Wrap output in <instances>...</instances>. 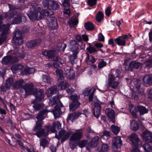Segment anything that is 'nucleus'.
<instances>
[{"instance_id":"nucleus-1","label":"nucleus","mask_w":152,"mask_h":152,"mask_svg":"<svg viewBox=\"0 0 152 152\" xmlns=\"http://www.w3.org/2000/svg\"><path fill=\"white\" fill-rule=\"evenodd\" d=\"M48 112L47 110H43L36 116V118L38 121L36 122V124L33 128V134L39 138L47 136L51 129L50 126H46L45 128H42L43 123L42 120L46 116Z\"/></svg>"},{"instance_id":"nucleus-2","label":"nucleus","mask_w":152,"mask_h":152,"mask_svg":"<svg viewBox=\"0 0 152 152\" xmlns=\"http://www.w3.org/2000/svg\"><path fill=\"white\" fill-rule=\"evenodd\" d=\"M54 12L49 9H45L40 11L38 10H31L27 13L29 19L32 21L39 20L44 18L45 16L53 15Z\"/></svg>"},{"instance_id":"nucleus-3","label":"nucleus","mask_w":152,"mask_h":152,"mask_svg":"<svg viewBox=\"0 0 152 152\" xmlns=\"http://www.w3.org/2000/svg\"><path fill=\"white\" fill-rule=\"evenodd\" d=\"M128 139L131 142L132 146L133 149L131 150L132 152H141L137 148L141 146L142 143L137 134H132L128 137Z\"/></svg>"},{"instance_id":"nucleus-4","label":"nucleus","mask_w":152,"mask_h":152,"mask_svg":"<svg viewBox=\"0 0 152 152\" xmlns=\"http://www.w3.org/2000/svg\"><path fill=\"white\" fill-rule=\"evenodd\" d=\"M31 84L24 85V82L23 80H20L15 82L13 84V87L15 88H19L20 90L22 89L24 90L26 94H28L30 93V91L29 90L30 88H31Z\"/></svg>"},{"instance_id":"nucleus-5","label":"nucleus","mask_w":152,"mask_h":152,"mask_svg":"<svg viewBox=\"0 0 152 152\" xmlns=\"http://www.w3.org/2000/svg\"><path fill=\"white\" fill-rule=\"evenodd\" d=\"M31 86L29 89L31 90L30 93L27 95L33 94L35 97L36 100L37 102H39L44 99V91L42 89L38 90L36 88H33V85L31 84Z\"/></svg>"},{"instance_id":"nucleus-6","label":"nucleus","mask_w":152,"mask_h":152,"mask_svg":"<svg viewBox=\"0 0 152 152\" xmlns=\"http://www.w3.org/2000/svg\"><path fill=\"white\" fill-rule=\"evenodd\" d=\"M13 46L14 48L16 47V45L21 44L23 42L22 37V33L20 29H16L14 33L13 37Z\"/></svg>"},{"instance_id":"nucleus-7","label":"nucleus","mask_w":152,"mask_h":152,"mask_svg":"<svg viewBox=\"0 0 152 152\" xmlns=\"http://www.w3.org/2000/svg\"><path fill=\"white\" fill-rule=\"evenodd\" d=\"M17 13L15 11H14L11 13L5 14H1L0 15V28H10L9 25H6L3 24V20L4 18L7 17L9 18H12L14 15Z\"/></svg>"},{"instance_id":"nucleus-8","label":"nucleus","mask_w":152,"mask_h":152,"mask_svg":"<svg viewBox=\"0 0 152 152\" xmlns=\"http://www.w3.org/2000/svg\"><path fill=\"white\" fill-rule=\"evenodd\" d=\"M72 133V132L71 130H69L66 132L64 130H61L59 132L58 136H57L56 134V137L58 140L61 138V142H63L69 138Z\"/></svg>"},{"instance_id":"nucleus-9","label":"nucleus","mask_w":152,"mask_h":152,"mask_svg":"<svg viewBox=\"0 0 152 152\" xmlns=\"http://www.w3.org/2000/svg\"><path fill=\"white\" fill-rule=\"evenodd\" d=\"M18 58L16 57H12L11 56H8L4 57L1 60V63L3 64H12L14 62L18 61Z\"/></svg>"},{"instance_id":"nucleus-10","label":"nucleus","mask_w":152,"mask_h":152,"mask_svg":"<svg viewBox=\"0 0 152 152\" xmlns=\"http://www.w3.org/2000/svg\"><path fill=\"white\" fill-rule=\"evenodd\" d=\"M83 136V133L82 130H76L70 138V141H77L81 139Z\"/></svg>"},{"instance_id":"nucleus-11","label":"nucleus","mask_w":152,"mask_h":152,"mask_svg":"<svg viewBox=\"0 0 152 152\" xmlns=\"http://www.w3.org/2000/svg\"><path fill=\"white\" fill-rule=\"evenodd\" d=\"M26 20V17L22 13H18L16 17H15L12 20L13 24H19L23 22L25 23Z\"/></svg>"},{"instance_id":"nucleus-12","label":"nucleus","mask_w":152,"mask_h":152,"mask_svg":"<svg viewBox=\"0 0 152 152\" xmlns=\"http://www.w3.org/2000/svg\"><path fill=\"white\" fill-rule=\"evenodd\" d=\"M122 141L121 137L119 136L113 137L112 145L113 148L117 149L119 148L122 145Z\"/></svg>"},{"instance_id":"nucleus-13","label":"nucleus","mask_w":152,"mask_h":152,"mask_svg":"<svg viewBox=\"0 0 152 152\" xmlns=\"http://www.w3.org/2000/svg\"><path fill=\"white\" fill-rule=\"evenodd\" d=\"M99 139V137L98 136L95 137L86 146L87 151L86 152H90V150L92 148L96 146L98 144Z\"/></svg>"},{"instance_id":"nucleus-14","label":"nucleus","mask_w":152,"mask_h":152,"mask_svg":"<svg viewBox=\"0 0 152 152\" xmlns=\"http://www.w3.org/2000/svg\"><path fill=\"white\" fill-rule=\"evenodd\" d=\"M128 38L127 35L124 34L116 38L115 40L118 45L125 46L126 44L125 40Z\"/></svg>"},{"instance_id":"nucleus-15","label":"nucleus","mask_w":152,"mask_h":152,"mask_svg":"<svg viewBox=\"0 0 152 152\" xmlns=\"http://www.w3.org/2000/svg\"><path fill=\"white\" fill-rule=\"evenodd\" d=\"M69 47L73 53L77 54L78 53V46L77 42L75 40H71L70 41Z\"/></svg>"},{"instance_id":"nucleus-16","label":"nucleus","mask_w":152,"mask_h":152,"mask_svg":"<svg viewBox=\"0 0 152 152\" xmlns=\"http://www.w3.org/2000/svg\"><path fill=\"white\" fill-rule=\"evenodd\" d=\"M8 5L10 9V10L12 11L10 12H9L8 13H7L6 14L11 13L12 12L14 11L17 12V13L15 15H17L18 13V12L16 11H15L14 10L18 9L20 11H22L25 9V7L24 6H21V5H12L10 4H8Z\"/></svg>"},{"instance_id":"nucleus-17","label":"nucleus","mask_w":152,"mask_h":152,"mask_svg":"<svg viewBox=\"0 0 152 152\" xmlns=\"http://www.w3.org/2000/svg\"><path fill=\"white\" fill-rule=\"evenodd\" d=\"M106 113L110 121L113 123L115 122V116L114 110L111 109H107L106 110Z\"/></svg>"},{"instance_id":"nucleus-18","label":"nucleus","mask_w":152,"mask_h":152,"mask_svg":"<svg viewBox=\"0 0 152 152\" xmlns=\"http://www.w3.org/2000/svg\"><path fill=\"white\" fill-rule=\"evenodd\" d=\"M65 74L66 77L70 80L73 79L75 77V73L74 72L70 70L69 67H67L65 69Z\"/></svg>"},{"instance_id":"nucleus-19","label":"nucleus","mask_w":152,"mask_h":152,"mask_svg":"<svg viewBox=\"0 0 152 152\" xmlns=\"http://www.w3.org/2000/svg\"><path fill=\"white\" fill-rule=\"evenodd\" d=\"M41 42L42 40L40 39H37L28 42L26 45L28 48H31L36 46Z\"/></svg>"},{"instance_id":"nucleus-20","label":"nucleus","mask_w":152,"mask_h":152,"mask_svg":"<svg viewBox=\"0 0 152 152\" xmlns=\"http://www.w3.org/2000/svg\"><path fill=\"white\" fill-rule=\"evenodd\" d=\"M142 137L146 142H152V134L150 132L146 131L144 132L142 134Z\"/></svg>"},{"instance_id":"nucleus-21","label":"nucleus","mask_w":152,"mask_h":152,"mask_svg":"<svg viewBox=\"0 0 152 152\" xmlns=\"http://www.w3.org/2000/svg\"><path fill=\"white\" fill-rule=\"evenodd\" d=\"M48 20L50 21L51 24V28H58V25L57 22L56 18L55 17L50 16L48 17Z\"/></svg>"},{"instance_id":"nucleus-22","label":"nucleus","mask_w":152,"mask_h":152,"mask_svg":"<svg viewBox=\"0 0 152 152\" xmlns=\"http://www.w3.org/2000/svg\"><path fill=\"white\" fill-rule=\"evenodd\" d=\"M61 124L58 121H55L53 123L52 127H51V129L50 131L52 132L55 133L56 132V128L58 129H59L61 128Z\"/></svg>"},{"instance_id":"nucleus-23","label":"nucleus","mask_w":152,"mask_h":152,"mask_svg":"<svg viewBox=\"0 0 152 152\" xmlns=\"http://www.w3.org/2000/svg\"><path fill=\"white\" fill-rule=\"evenodd\" d=\"M82 113L80 112H75L72 114H70L68 115L67 117V120L68 121L70 120L72 122H73L76 119H77Z\"/></svg>"},{"instance_id":"nucleus-24","label":"nucleus","mask_w":152,"mask_h":152,"mask_svg":"<svg viewBox=\"0 0 152 152\" xmlns=\"http://www.w3.org/2000/svg\"><path fill=\"white\" fill-rule=\"evenodd\" d=\"M56 53V50H52L49 51H44L42 53V54L48 57L49 58H51L55 56Z\"/></svg>"},{"instance_id":"nucleus-25","label":"nucleus","mask_w":152,"mask_h":152,"mask_svg":"<svg viewBox=\"0 0 152 152\" xmlns=\"http://www.w3.org/2000/svg\"><path fill=\"white\" fill-rule=\"evenodd\" d=\"M57 86H54L49 88L46 92V94L48 97L51 96L55 94L57 91Z\"/></svg>"},{"instance_id":"nucleus-26","label":"nucleus","mask_w":152,"mask_h":152,"mask_svg":"<svg viewBox=\"0 0 152 152\" xmlns=\"http://www.w3.org/2000/svg\"><path fill=\"white\" fill-rule=\"evenodd\" d=\"M80 104V103L78 101H75L70 103L69 105L70 110L72 111L75 110Z\"/></svg>"},{"instance_id":"nucleus-27","label":"nucleus","mask_w":152,"mask_h":152,"mask_svg":"<svg viewBox=\"0 0 152 152\" xmlns=\"http://www.w3.org/2000/svg\"><path fill=\"white\" fill-rule=\"evenodd\" d=\"M23 68V65L18 64L14 65L11 67V69L13 73H16L21 70Z\"/></svg>"},{"instance_id":"nucleus-28","label":"nucleus","mask_w":152,"mask_h":152,"mask_svg":"<svg viewBox=\"0 0 152 152\" xmlns=\"http://www.w3.org/2000/svg\"><path fill=\"white\" fill-rule=\"evenodd\" d=\"M130 129L134 131L137 130L139 126L137 122L135 120H131L130 121Z\"/></svg>"},{"instance_id":"nucleus-29","label":"nucleus","mask_w":152,"mask_h":152,"mask_svg":"<svg viewBox=\"0 0 152 152\" xmlns=\"http://www.w3.org/2000/svg\"><path fill=\"white\" fill-rule=\"evenodd\" d=\"M108 149V145L104 144L98 146L97 152H107Z\"/></svg>"},{"instance_id":"nucleus-30","label":"nucleus","mask_w":152,"mask_h":152,"mask_svg":"<svg viewBox=\"0 0 152 152\" xmlns=\"http://www.w3.org/2000/svg\"><path fill=\"white\" fill-rule=\"evenodd\" d=\"M34 69L33 68H29L28 67L25 68L23 71L21 72V74L23 75H29L34 72Z\"/></svg>"},{"instance_id":"nucleus-31","label":"nucleus","mask_w":152,"mask_h":152,"mask_svg":"<svg viewBox=\"0 0 152 152\" xmlns=\"http://www.w3.org/2000/svg\"><path fill=\"white\" fill-rule=\"evenodd\" d=\"M87 56L86 58L85 62L88 64L91 65L93 64L96 61L95 58L92 56L90 57L89 54L87 53Z\"/></svg>"},{"instance_id":"nucleus-32","label":"nucleus","mask_w":152,"mask_h":152,"mask_svg":"<svg viewBox=\"0 0 152 152\" xmlns=\"http://www.w3.org/2000/svg\"><path fill=\"white\" fill-rule=\"evenodd\" d=\"M50 8L54 10H57L60 8V6L57 2L53 0H51L50 3Z\"/></svg>"},{"instance_id":"nucleus-33","label":"nucleus","mask_w":152,"mask_h":152,"mask_svg":"<svg viewBox=\"0 0 152 152\" xmlns=\"http://www.w3.org/2000/svg\"><path fill=\"white\" fill-rule=\"evenodd\" d=\"M137 108L141 115H144L148 112V109L146 108L145 107L139 105L137 106Z\"/></svg>"},{"instance_id":"nucleus-34","label":"nucleus","mask_w":152,"mask_h":152,"mask_svg":"<svg viewBox=\"0 0 152 152\" xmlns=\"http://www.w3.org/2000/svg\"><path fill=\"white\" fill-rule=\"evenodd\" d=\"M78 23V19L75 16H73L71 20L69 22V23L71 26L77 25Z\"/></svg>"},{"instance_id":"nucleus-35","label":"nucleus","mask_w":152,"mask_h":152,"mask_svg":"<svg viewBox=\"0 0 152 152\" xmlns=\"http://www.w3.org/2000/svg\"><path fill=\"white\" fill-rule=\"evenodd\" d=\"M56 72L59 82L60 80L62 81L64 79V77L63 76V72L61 70L57 69L56 71Z\"/></svg>"},{"instance_id":"nucleus-36","label":"nucleus","mask_w":152,"mask_h":152,"mask_svg":"<svg viewBox=\"0 0 152 152\" xmlns=\"http://www.w3.org/2000/svg\"><path fill=\"white\" fill-rule=\"evenodd\" d=\"M104 17V15L103 13L101 11H99L96 15V19L98 22H101L103 19Z\"/></svg>"},{"instance_id":"nucleus-37","label":"nucleus","mask_w":152,"mask_h":152,"mask_svg":"<svg viewBox=\"0 0 152 152\" xmlns=\"http://www.w3.org/2000/svg\"><path fill=\"white\" fill-rule=\"evenodd\" d=\"M14 80L12 77H9L7 79L5 85V87L7 89L10 88L11 86H13Z\"/></svg>"},{"instance_id":"nucleus-38","label":"nucleus","mask_w":152,"mask_h":152,"mask_svg":"<svg viewBox=\"0 0 152 152\" xmlns=\"http://www.w3.org/2000/svg\"><path fill=\"white\" fill-rule=\"evenodd\" d=\"M143 81L146 84H150L152 83V75H146L143 78Z\"/></svg>"},{"instance_id":"nucleus-39","label":"nucleus","mask_w":152,"mask_h":152,"mask_svg":"<svg viewBox=\"0 0 152 152\" xmlns=\"http://www.w3.org/2000/svg\"><path fill=\"white\" fill-rule=\"evenodd\" d=\"M68 86V84L66 82L61 81L57 88L58 91L61 90L65 89Z\"/></svg>"},{"instance_id":"nucleus-40","label":"nucleus","mask_w":152,"mask_h":152,"mask_svg":"<svg viewBox=\"0 0 152 152\" xmlns=\"http://www.w3.org/2000/svg\"><path fill=\"white\" fill-rule=\"evenodd\" d=\"M101 109V107L100 105L96 107L95 108L93 114L94 116L97 118L99 117Z\"/></svg>"},{"instance_id":"nucleus-41","label":"nucleus","mask_w":152,"mask_h":152,"mask_svg":"<svg viewBox=\"0 0 152 152\" xmlns=\"http://www.w3.org/2000/svg\"><path fill=\"white\" fill-rule=\"evenodd\" d=\"M53 113L55 118L59 117L61 113V109L60 107L57 106H56Z\"/></svg>"},{"instance_id":"nucleus-42","label":"nucleus","mask_w":152,"mask_h":152,"mask_svg":"<svg viewBox=\"0 0 152 152\" xmlns=\"http://www.w3.org/2000/svg\"><path fill=\"white\" fill-rule=\"evenodd\" d=\"M50 104H56L57 102H59L60 104V106L61 107L63 106V105L61 102L60 101H59V98L58 96H54L53 98L52 99H50Z\"/></svg>"},{"instance_id":"nucleus-43","label":"nucleus","mask_w":152,"mask_h":152,"mask_svg":"<svg viewBox=\"0 0 152 152\" xmlns=\"http://www.w3.org/2000/svg\"><path fill=\"white\" fill-rule=\"evenodd\" d=\"M48 141L45 138L41 139L39 140L40 146L44 148L48 146Z\"/></svg>"},{"instance_id":"nucleus-44","label":"nucleus","mask_w":152,"mask_h":152,"mask_svg":"<svg viewBox=\"0 0 152 152\" xmlns=\"http://www.w3.org/2000/svg\"><path fill=\"white\" fill-rule=\"evenodd\" d=\"M110 129L115 134H117L120 131V128L115 125H111Z\"/></svg>"},{"instance_id":"nucleus-45","label":"nucleus","mask_w":152,"mask_h":152,"mask_svg":"<svg viewBox=\"0 0 152 152\" xmlns=\"http://www.w3.org/2000/svg\"><path fill=\"white\" fill-rule=\"evenodd\" d=\"M110 137V135L109 132L108 131H105L103 132V134L101 137V139L105 140H107Z\"/></svg>"},{"instance_id":"nucleus-46","label":"nucleus","mask_w":152,"mask_h":152,"mask_svg":"<svg viewBox=\"0 0 152 152\" xmlns=\"http://www.w3.org/2000/svg\"><path fill=\"white\" fill-rule=\"evenodd\" d=\"M42 80L45 83H49L52 81V79L49 75H43L42 76Z\"/></svg>"},{"instance_id":"nucleus-47","label":"nucleus","mask_w":152,"mask_h":152,"mask_svg":"<svg viewBox=\"0 0 152 152\" xmlns=\"http://www.w3.org/2000/svg\"><path fill=\"white\" fill-rule=\"evenodd\" d=\"M84 27L85 28H95L93 23L90 21L85 23Z\"/></svg>"},{"instance_id":"nucleus-48","label":"nucleus","mask_w":152,"mask_h":152,"mask_svg":"<svg viewBox=\"0 0 152 152\" xmlns=\"http://www.w3.org/2000/svg\"><path fill=\"white\" fill-rule=\"evenodd\" d=\"M108 84H110V86H111V84L113 83L115 79V76L113 74H110L108 76Z\"/></svg>"},{"instance_id":"nucleus-49","label":"nucleus","mask_w":152,"mask_h":152,"mask_svg":"<svg viewBox=\"0 0 152 152\" xmlns=\"http://www.w3.org/2000/svg\"><path fill=\"white\" fill-rule=\"evenodd\" d=\"M44 104H42L37 103L34 104L33 107L34 109L37 110H39L43 108Z\"/></svg>"},{"instance_id":"nucleus-50","label":"nucleus","mask_w":152,"mask_h":152,"mask_svg":"<svg viewBox=\"0 0 152 152\" xmlns=\"http://www.w3.org/2000/svg\"><path fill=\"white\" fill-rule=\"evenodd\" d=\"M144 149L146 152H152V147L148 143H145L143 146Z\"/></svg>"},{"instance_id":"nucleus-51","label":"nucleus","mask_w":152,"mask_h":152,"mask_svg":"<svg viewBox=\"0 0 152 152\" xmlns=\"http://www.w3.org/2000/svg\"><path fill=\"white\" fill-rule=\"evenodd\" d=\"M69 98L73 102L78 101L77 100L80 98V96L76 94H74L71 95Z\"/></svg>"},{"instance_id":"nucleus-52","label":"nucleus","mask_w":152,"mask_h":152,"mask_svg":"<svg viewBox=\"0 0 152 152\" xmlns=\"http://www.w3.org/2000/svg\"><path fill=\"white\" fill-rule=\"evenodd\" d=\"M129 110L132 115L134 117L137 116L135 110V107L133 105H131L129 106Z\"/></svg>"},{"instance_id":"nucleus-53","label":"nucleus","mask_w":152,"mask_h":152,"mask_svg":"<svg viewBox=\"0 0 152 152\" xmlns=\"http://www.w3.org/2000/svg\"><path fill=\"white\" fill-rule=\"evenodd\" d=\"M141 66V64L139 63H136L134 62H132L129 65V66L132 67L133 68L138 69Z\"/></svg>"},{"instance_id":"nucleus-54","label":"nucleus","mask_w":152,"mask_h":152,"mask_svg":"<svg viewBox=\"0 0 152 152\" xmlns=\"http://www.w3.org/2000/svg\"><path fill=\"white\" fill-rule=\"evenodd\" d=\"M98 0H88L87 5L91 7L96 5Z\"/></svg>"},{"instance_id":"nucleus-55","label":"nucleus","mask_w":152,"mask_h":152,"mask_svg":"<svg viewBox=\"0 0 152 152\" xmlns=\"http://www.w3.org/2000/svg\"><path fill=\"white\" fill-rule=\"evenodd\" d=\"M73 55H72L69 57V59L72 64L75 63L77 61L76 56L75 55L76 53H73Z\"/></svg>"},{"instance_id":"nucleus-56","label":"nucleus","mask_w":152,"mask_h":152,"mask_svg":"<svg viewBox=\"0 0 152 152\" xmlns=\"http://www.w3.org/2000/svg\"><path fill=\"white\" fill-rule=\"evenodd\" d=\"M10 32V29H0V36L7 34Z\"/></svg>"},{"instance_id":"nucleus-57","label":"nucleus","mask_w":152,"mask_h":152,"mask_svg":"<svg viewBox=\"0 0 152 152\" xmlns=\"http://www.w3.org/2000/svg\"><path fill=\"white\" fill-rule=\"evenodd\" d=\"M87 51L91 54H92L93 53H95L97 51L96 50L94 47L89 46V47L86 48Z\"/></svg>"},{"instance_id":"nucleus-58","label":"nucleus","mask_w":152,"mask_h":152,"mask_svg":"<svg viewBox=\"0 0 152 152\" xmlns=\"http://www.w3.org/2000/svg\"><path fill=\"white\" fill-rule=\"evenodd\" d=\"M87 142L86 140H82L79 142L78 143V145L81 148L84 147Z\"/></svg>"},{"instance_id":"nucleus-59","label":"nucleus","mask_w":152,"mask_h":152,"mask_svg":"<svg viewBox=\"0 0 152 152\" xmlns=\"http://www.w3.org/2000/svg\"><path fill=\"white\" fill-rule=\"evenodd\" d=\"M118 84L119 83L118 82L114 81L113 82V83H111V86H110V84H109L107 85V86L108 87H111L113 88L116 89L117 88Z\"/></svg>"},{"instance_id":"nucleus-60","label":"nucleus","mask_w":152,"mask_h":152,"mask_svg":"<svg viewBox=\"0 0 152 152\" xmlns=\"http://www.w3.org/2000/svg\"><path fill=\"white\" fill-rule=\"evenodd\" d=\"M63 5L65 7H68L70 6L69 0H61Z\"/></svg>"},{"instance_id":"nucleus-61","label":"nucleus","mask_w":152,"mask_h":152,"mask_svg":"<svg viewBox=\"0 0 152 152\" xmlns=\"http://www.w3.org/2000/svg\"><path fill=\"white\" fill-rule=\"evenodd\" d=\"M106 64L107 63L106 62L102 60L101 61L99 62L98 64V67L99 69L102 68L105 66Z\"/></svg>"},{"instance_id":"nucleus-62","label":"nucleus","mask_w":152,"mask_h":152,"mask_svg":"<svg viewBox=\"0 0 152 152\" xmlns=\"http://www.w3.org/2000/svg\"><path fill=\"white\" fill-rule=\"evenodd\" d=\"M49 66H52L53 67H55L57 69H59V68L60 66L57 63H48L47 64Z\"/></svg>"},{"instance_id":"nucleus-63","label":"nucleus","mask_w":152,"mask_h":152,"mask_svg":"<svg viewBox=\"0 0 152 152\" xmlns=\"http://www.w3.org/2000/svg\"><path fill=\"white\" fill-rule=\"evenodd\" d=\"M92 90V88L91 87L86 88L83 92V94L85 96H88Z\"/></svg>"},{"instance_id":"nucleus-64","label":"nucleus","mask_w":152,"mask_h":152,"mask_svg":"<svg viewBox=\"0 0 152 152\" xmlns=\"http://www.w3.org/2000/svg\"><path fill=\"white\" fill-rule=\"evenodd\" d=\"M145 65L147 67L150 68L152 67V59L147 60L145 62Z\"/></svg>"}]
</instances>
